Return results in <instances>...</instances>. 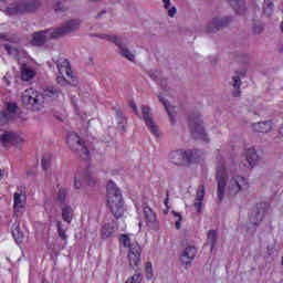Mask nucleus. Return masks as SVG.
<instances>
[{"label": "nucleus", "mask_w": 283, "mask_h": 283, "mask_svg": "<svg viewBox=\"0 0 283 283\" xmlns=\"http://www.w3.org/2000/svg\"><path fill=\"white\" fill-rule=\"evenodd\" d=\"M138 227H139V229H140V227H143V222H139Z\"/></svg>", "instance_id": "4d7b16f0"}, {"label": "nucleus", "mask_w": 283, "mask_h": 283, "mask_svg": "<svg viewBox=\"0 0 283 283\" xmlns=\"http://www.w3.org/2000/svg\"><path fill=\"white\" fill-rule=\"evenodd\" d=\"M247 161L249 163L250 167H255L260 163V156L255 148H248L245 153Z\"/></svg>", "instance_id": "4be33fe9"}, {"label": "nucleus", "mask_w": 283, "mask_h": 283, "mask_svg": "<svg viewBox=\"0 0 283 283\" xmlns=\"http://www.w3.org/2000/svg\"><path fill=\"white\" fill-rule=\"evenodd\" d=\"M254 32L260 34V32H262V27H254Z\"/></svg>", "instance_id": "864d4df0"}, {"label": "nucleus", "mask_w": 283, "mask_h": 283, "mask_svg": "<svg viewBox=\"0 0 283 283\" xmlns=\"http://www.w3.org/2000/svg\"><path fill=\"white\" fill-rule=\"evenodd\" d=\"M53 10L54 12H56V14H59L61 12H67V10H70V7H67V4H65L63 0H55L53 2Z\"/></svg>", "instance_id": "7c9ffc66"}, {"label": "nucleus", "mask_w": 283, "mask_h": 283, "mask_svg": "<svg viewBox=\"0 0 283 283\" xmlns=\"http://www.w3.org/2000/svg\"><path fill=\"white\" fill-rule=\"evenodd\" d=\"M202 157V153L200 150H174L169 154L168 158L172 165H177V167H189V165H193V163H198Z\"/></svg>", "instance_id": "39448f33"}, {"label": "nucleus", "mask_w": 283, "mask_h": 283, "mask_svg": "<svg viewBox=\"0 0 283 283\" xmlns=\"http://www.w3.org/2000/svg\"><path fill=\"white\" fill-rule=\"evenodd\" d=\"M107 205L115 218H123V213H125L123 193L113 181L107 185Z\"/></svg>", "instance_id": "20e7f679"}, {"label": "nucleus", "mask_w": 283, "mask_h": 283, "mask_svg": "<svg viewBox=\"0 0 283 283\" xmlns=\"http://www.w3.org/2000/svg\"><path fill=\"white\" fill-rule=\"evenodd\" d=\"M54 63L56 64L59 74H65L67 78L72 76V69L70 67V62L67 61V59H65V56H57L56 59H54Z\"/></svg>", "instance_id": "dca6fc26"}, {"label": "nucleus", "mask_w": 283, "mask_h": 283, "mask_svg": "<svg viewBox=\"0 0 283 283\" xmlns=\"http://www.w3.org/2000/svg\"><path fill=\"white\" fill-rule=\"evenodd\" d=\"M142 115L143 120L146 123L149 132H151L156 138H159L160 132L158 129V125H156V122H154V117H151V108H149V106H142Z\"/></svg>", "instance_id": "f8f14e48"}, {"label": "nucleus", "mask_w": 283, "mask_h": 283, "mask_svg": "<svg viewBox=\"0 0 283 283\" xmlns=\"http://www.w3.org/2000/svg\"><path fill=\"white\" fill-rule=\"evenodd\" d=\"M231 21H233V18L231 17H223V18L216 17L206 25V32H208V34H212L213 32H219V30L227 28V25H229Z\"/></svg>", "instance_id": "9d476101"}, {"label": "nucleus", "mask_w": 283, "mask_h": 283, "mask_svg": "<svg viewBox=\"0 0 283 283\" xmlns=\"http://www.w3.org/2000/svg\"><path fill=\"white\" fill-rule=\"evenodd\" d=\"M117 116V129L120 132H125V125H127V118H125V115L123 114V111L117 109L116 111Z\"/></svg>", "instance_id": "c756f323"}, {"label": "nucleus", "mask_w": 283, "mask_h": 283, "mask_svg": "<svg viewBox=\"0 0 283 283\" xmlns=\"http://www.w3.org/2000/svg\"><path fill=\"white\" fill-rule=\"evenodd\" d=\"M7 111L2 113L4 120H14L17 114H19V106L17 103H7Z\"/></svg>", "instance_id": "a211bd4d"}, {"label": "nucleus", "mask_w": 283, "mask_h": 283, "mask_svg": "<svg viewBox=\"0 0 283 283\" xmlns=\"http://www.w3.org/2000/svg\"><path fill=\"white\" fill-rule=\"evenodd\" d=\"M218 200H224V192L228 191L230 198H235L238 193L249 191V179L238 174V165L233 161H226L222 156L217 157Z\"/></svg>", "instance_id": "f257e3e1"}, {"label": "nucleus", "mask_w": 283, "mask_h": 283, "mask_svg": "<svg viewBox=\"0 0 283 283\" xmlns=\"http://www.w3.org/2000/svg\"><path fill=\"white\" fill-rule=\"evenodd\" d=\"M13 134H14V132L7 130L0 136V143L3 147H10V145H12Z\"/></svg>", "instance_id": "cd10ccee"}, {"label": "nucleus", "mask_w": 283, "mask_h": 283, "mask_svg": "<svg viewBox=\"0 0 283 283\" xmlns=\"http://www.w3.org/2000/svg\"><path fill=\"white\" fill-rule=\"evenodd\" d=\"M252 129L259 134H269L272 129L271 120L254 123L252 124Z\"/></svg>", "instance_id": "412c9836"}, {"label": "nucleus", "mask_w": 283, "mask_h": 283, "mask_svg": "<svg viewBox=\"0 0 283 283\" xmlns=\"http://www.w3.org/2000/svg\"><path fill=\"white\" fill-rule=\"evenodd\" d=\"M23 143H25V139H23V137H21L17 133H13V142L11 145H13V147H19L23 145Z\"/></svg>", "instance_id": "79ce46f5"}, {"label": "nucleus", "mask_w": 283, "mask_h": 283, "mask_svg": "<svg viewBox=\"0 0 283 283\" xmlns=\"http://www.w3.org/2000/svg\"><path fill=\"white\" fill-rule=\"evenodd\" d=\"M4 49L10 56H19V49L12 44H4Z\"/></svg>", "instance_id": "a19ab883"}, {"label": "nucleus", "mask_w": 283, "mask_h": 283, "mask_svg": "<svg viewBox=\"0 0 283 283\" xmlns=\"http://www.w3.org/2000/svg\"><path fill=\"white\" fill-rule=\"evenodd\" d=\"M203 200H205V185H200L199 188L197 189V195L193 203V207L197 213H200V211H202Z\"/></svg>", "instance_id": "6ab92c4d"}, {"label": "nucleus", "mask_w": 283, "mask_h": 283, "mask_svg": "<svg viewBox=\"0 0 283 283\" xmlns=\"http://www.w3.org/2000/svg\"><path fill=\"white\" fill-rule=\"evenodd\" d=\"M55 227L57 229V235L62 240V242H67V233L66 229L63 227V222L56 221Z\"/></svg>", "instance_id": "473e14b6"}, {"label": "nucleus", "mask_w": 283, "mask_h": 283, "mask_svg": "<svg viewBox=\"0 0 283 283\" xmlns=\"http://www.w3.org/2000/svg\"><path fill=\"white\" fill-rule=\"evenodd\" d=\"M189 129L197 140H203V143H209V138L207 137V133H205V125L202 124V119L200 116H190L189 117Z\"/></svg>", "instance_id": "0eeeda50"}, {"label": "nucleus", "mask_w": 283, "mask_h": 283, "mask_svg": "<svg viewBox=\"0 0 283 283\" xmlns=\"http://www.w3.org/2000/svg\"><path fill=\"white\" fill-rule=\"evenodd\" d=\"M90 1L96 2V1H101V0H90Z\"/></svg>", "instance_id": "bf43d9fd"}, {"label": "nucleus", "mask_w": 283, "mask_h": 283, "mask_svg": "<svg viewBox=\"0 0 283 283\" xmlns=\"http://www.w3.org/2000/svg\"><path fill=\"white\" fill-rule=\"evenodd\" d=\"M232 96L237 98V96H240V94H242V92L240 91V87L242 86V80H240V75H234L232 77Z\"/></svg>", "instance_id": "bb28decb"}, {"label": "nucleus", "mask_w": 283, "mask_h": 283, "mask_svg": "<svg viewBox=\"0 0 283 283\" xmlns=\"http://www.w3.org/2000/svg\"><path fill=\"white\" fill-rule=\"evenodd\" d=\"M36 76V71L32 66L23 65L21 71L22 81H32V77Z\"/></svg>", "instance_id": "b1692460"}, {"label": "nucleus", "mask_w": 283, "mask_h": 283, "mask_svg": "<svg viewBox=\"0 0 283 283\" xmlns=\"http://www.w3.org/2000/svg\"><path fill=\"white\" fill-rule=\"evenodd\" d=\"M12 237L17 244H21V242H23V238H25V234H23V231H21V227L19 226V223L13 224Z\"/></svg>", "instance_id": "393cba45"}, {"label": "nucleus", "mask_w": 283, "mask_h": 283, "mask_svg": "<svg viewBox=\"0 0 283 283\" xmlns=\"http://www.w3.org/2000/svg\"><path fill=\"white\" fill-rule=\"evenodd\" d=\"M129 107L135 112L136 116H138V106H136V103L134 101L129 102Z\"/></svg>", "instance_id": "09e8293b"}, {"label": "nucleus", "mask_w": 283, "mask_h": 283, "mask_svg": "<svg viewBox=\"0 0 283 283\" xmlns=\"http://www.w3.org/2000/svg\"><path fill=\"white\" fill-rule=\"evenodd\" d=\"M137 116H139V118H140V113H138V115Z\"/></svg>", "instance_id": "680f3d73"}, {"label": "nucleus", "mask_w": 283, "mask_h": 283, "mask_svg": "<svg viewBox=\"0 0 283 283\" xmlns=\"http://www.w3.org/2000/svg\"><path fill=\"white\" fill-rule=\"evenodd\" d=\"M86 180L87 185L93 187V185H96L98 182V178H96V175L94 172L87 171L85 176L81 174H76L74 177V187L75 189H81L83 187V181Z\"/></svg>", "instance_id": "ddd939ff"}, {"label": "nucleus", "mask_w": 283, "mask_h": 283, "mask_svg": "<svg viewBox=\"0 0 283 283\" xmlns=\"http://www.w3.org/2000/svg\"><path fill=\"white\" fill-rule=\"evenodd\" d=\"M230 3L240 14L247 10V8H244V0H230Z\"/></svg>", "instance_id": "c9c22d12"}, {"label": "nucleus", "mask_w": 283, "mask_h": 283, "mask_svg": "<svg viewBox=\"0 0 283 283\" xmlns=\"http://www.w3.org/2000/svg\"><path fill=\"white\" fill-rule=\"evenodd\" d=\"M143 274L140 272H136L130 279L126 281V283H142Z\"/></svg>", "instance_id": "37998d69"}, {"label": "nucleus", "mask_w": 283, "mask_h": 283, "mask_svg": "<svg viewBox=\"0 0 283 283\" xmlns=\"http://www.w3.org/2000/svg\"><path fill=\"white\" fill-rule=\"evenodd\" d=\"M65 200H67V190L60 189L55 197V202L59 205H65Z\"/></svg>", "instance_id": "e433bc0d"}, {"label": "nucleus", "mask_w": 283, "mask_h": 283, "mask_svg": "<svg viewBox=\"0 0 283 283\" xmlns=\"http://www.w3.org/2000/svg\"><path fill=\"white\" fill-rule=\"evenodd\" d=\"M263 12L266 17H271L273 13V2L271 0H264Z\"/></svg>", "instance_id": "ea45409f"}, {"label": "nucleus", "mask_w": 283, "mask_h": 283, "mask_svg": "<svg viewBox=\"0 0 283 283\" xmlns=\"http://www.w3.org/2000/svg\"><path fill=\"white\" fill-rule=\"evenodd\" d=\"M146 273H151V263H146Z\"/></svg>", "instance_id": "603ef678"}, {"label": "nucleus", "mask_w": 283, "mask_h": 283, "mask_svg": "<svg viewBox=\"0 0 283 283\" xmlns=\"http://www.w3.org/2000/svg\"><path fill=\"white\" fill-rule=\"evenodd\" d=\"M167 81L166 80H163L161 83H166Z\"/></svg>", "instance_id": "052dcab7"}, {"label": "nucleus", "mask_w": 283, "mask_h": 283, "mask_svg": "<svg viewBox=\"0 0 283 283\" xmlns=\"http://www.w3.org/2000/svg\"><path fill=\"white\" fill-rule=\"evenodd\" d=\"M51 163H50V156H44L42 158V168L44 169V171H48V169H50Z\"/></svg>", "instance_id": "a18cd8bd"}, {"label": "nucleus", "mask_w": 283, "mask_h": 283, "mask_svg": "<svg viewBox=\"0 0 283 283\" xmlns=\"http://www.w3.org/2000/svg\"><path fill=\"white\" fill-rule=\"evenodd\" d=\"M72 218H74V210L70 206L62 207V220L70 224L72 222Z\"/></svg>", "instance_id": "a878e982"}, {"label": "nucleus", "mask_w": 283, "mask_h": 283, "mask_svg": "<svg viewBox=\"0 0 283 283\" xmlns=\"http://www.w3.org/2000/svg\"><path fill=\"white\" fill-rule=\"evenodd\" d=\"M0 178H3V170L0 169Z\"/></svg>", "instance_id": "6e6d98bb"}, {"label": "nucleus", "mask_w": 283, "mask_h": 283, "mask_svg": "<svg viewBox=\"0 0 283 283\" xmlns=\"http://www.w3.org/2000/svg\"><path fill=\"white\" fill-rule=\"evenodd\" d=\"M119 242L124 245V247H129V249L132 248V241L129 240V237H127L126 234H122L119 237Z\"/></svg>", "instance_id": "c03bdc74"}, {"label": "nucleus", "mask_w": 283, "mask_h": 283, "mask_svg": "<svg viewBox=\"0 0 283 283\" xmlns=\"http://www.w3.org/2000/svg\"><path fill=\"white\" fill-rule=\"evenodd\" d=\"M271 209V203L269 202H260L256 205V210L250 217V224L252 227H258L262 220H264V216Z\"/></svg>", "instance_id": "9b49d317"}, {"label": "nucleus", "mask_w": 283, "mask_h": 283, "mask_svg": "<svg viewBox=\"0 0 283 283\" xmlns=\"http://www.w3.org/2000/svg\"><path fill=\"white\" fill-rule=\"evenodd\" d=\"M144 216L146 220V226L153 231H158V217H156V212H154V210L146 206L144 207Z\"/></svg>", "instance_id": "2eb2a0df"}, {"label": "nucleus", "mask_w": 283, "mask_h": 283, "mask_svg": "<svg viewBox=\"0 0 283 283\" xmlns=\"http://www.w3.org/2000/svg\"><path fill=\"white\" fill-rule=\"evenodd\" d=\"M247 74V70L241 71V76H244Z\"/></svg>", "instance_id": "5fc2aeb1"}, {"label": "nucleus", "mask_w": 283, "mask_h": 283, "mask_svg": "<svg viewBox=\"0 0 283 283\" xmlns=\"http://www.w3.org/2000/svg\"><path fill=\"white\" fill-rule=\"evenodd\" d=\"M164 8L169 10L171 8V0H163Z\"/></svg>", "instance_id": "3c124183"}, {"label": "nucleus", "mask_w": 283, "mask_h": 283, "mask_svg": "<svg viewBox=\"0 0 283 283\" xmlns=\"http://www.w3.org/2000/svg\"><path fill=\"white\" fill-rule=\"evenodd\" d=\"M45 98H59V88L54 86H49L43 90L42 93L34 91V88H28L22 93V103L25 107L33 109V112H40L43 109Z\"/></svg>", "instance_id": "f03ea898"}, {"label": "nucleus", "mask_w": 283, "mask_h": 283, "mask_svg": "<svg viewBox=\"0 0 283 283\" xmlns=\"http://www.w3.org/2000/svg\"><path fill=\"white\" fill-rule=\"evenodd\" d=\"M13 209L17 211V213H19V211L25 207V195L15 192L13 195Z\"/></svg>", "instance_id": "5701e85b"}, {"label": "nucleus", "mask_w": 283, "mask_h": 283, "mask_svg": "<svg viewBox=\"0 0 283 283\" xmlns=\"http://www.w3.org/2000/svg\"><path fill=\"white\" fill-rule=\"evenodd\" d=\"M43 7L40 0H18L10 3L6 9L9 17H19L20 14H31Z\"/></svg>", "instance_id": "7ed1b4c3"}, {"label": "nucleus", "mask_w": 283, "mask_h": 283, "mask_svg": "<svg viewBox=\"0 0 283 283\" xmlns=\"http://www.w3.org/2000/svg\"><path fill=\"white\" fill-rule=\"evenodd\" d=\"M172 214L175 216V218H178L175 223L176 229H180L181 228L180 222H182V216H180V213H178L176 211H172Z\"/></svg>", "instance_id": "49530a36"}, {"label": "nucleus", "mask_w": 283, "mask_h": 283, "mask_svg": "<svg viewBox=\"0 0 283 283\" xmlns=\"http://www.w3.org/2000/svg\"><path fill=\"white\" fill-rule=\"evenodd\" d=\"M176 12H177L176 7H171L170 9H168V17L174 19V17H176Z\"/></svg>", "instance_id": "de8ad7c7"}, {"label": "nucleus", "mask_w": 283, "mask_h": 283, "mask_svg": "<svg viewBox=\"0 0 283 283\" xmlns=\"http://www.w3.org/2000/svg\"><path fill=\"white\" fill-rule=\"evenodd\" d=\"M70 78L72 80V82H70V80H66L63 74H60L57 77H56V82L59 83V85H67V83L70 85H76V78L70 76Z\"/></svg>", "instance_id": "4c0bfd02"}, {"label": "nucleus", "mask_w": 283, "mask_h": 283, "mask_svg": "<svg viewBox=\"0 0 283 283\" xmlns=\"http://www.w3.org/2000/svg\"><path fill=\"white\" fill-rule=\"evenodd\" d=\"M116 232V228L112 224H105L101 230V235L103 240H107V238H112Z\"/></svg>", "instance_id": "c85d7f7f"}, {"label": "nucleus", "mask_w": 283, "mask_h": 283, "mask_svg": "<svg viewBox=\"0 0 283 283\" xmlns=\"http://www.w3.org/2000/svg\"><path fill=\"white\" fill-rule=\"evenodd\" d=\"M158 98H159L160 103H163L164 107L167 109L168 116L170 117L172 125H175L176 124V113L171 112L170 107L168 106L169 102H167V99H165L160 95H158Z\"/></svg>", "instance_id": "2f4dec72"}, {"label": "nucleus", "mask_w": 283, "mask_h": 283, "mask_svg": "<svg viewBox=\"0 0 283 283\" xmlns=\"http://www.w3.org/2000/svg\"><path fill=\"white\" fill-rule=\"evenodd\" d=\"M97 36L98 39H104L105 41H109V43H114L115 45H117L123 40V38L120 36L107 33L99 34Z\"/></svg>", "instance_id": "72a5a7b5"}, {"label": "nucleus", "mask_w": 283, "mask_h": 283, "mask_svg": "<svg viewBox=\"0 0 283 283\" xmlns=\"http://www.w3.org/2000/svg\"><path fill=\"white\" fill-rule=\"evenodd\" d=\"M149 76L153 81H158V72L157 71H150Z\"/></svg>", "instance_id": "8fccbe9b"}, {"label": "nucleus", "mask_w": 283, "mask_h": 283, "mask_svg": "<svg viewBox=\"0 0 283 283\" xmlns=\"http://www.w3.org/2000/svg\"><path fill=\"white\" fill-rule=\"evenodd\" d=\"M67 145L74 154L82 157L83 160H87L90 158V149L87 146L81 142V137L76 133H70L66 138Z\"/></svg>", "instance_id": "423d86ee"}, {"label": "nucleus", "mask_w": 283, "mask_h": 283, "mask_svg": "<svg viewBox=\"0 0 283 283\" xmlns=\"http://www.w3.org/2000/svg\"><path fill=\"white\" fill-rule=\"evenodd\" d=\"M208 242L211 245V251H213L216 244H218V232L216 230L208 231Z\"/></svg>", "instance_id": "f704fd0d"}, {"label": "nucleus", "mask_w": 283, "mask_h": 283, "mask_svg": "<svg viewBox=\"0 0 283 283\" xmlns=\"http://www.w3.org/2000/svg\"><path fill=\"white\" fill-rule=\"evenodd\" d=\"M0 3H6V0H0Z\"/></svg>", "instance_id": "13d9d810"}, {"label": "nucleus", "mask_w": 283, "mask_h": 283, "mask_svg": "<svg viewBox=\"0 0 283 283\" xmlns=\"http://www.w3.org/2000/svg\"><path fill=\"white\" fill-rule=\"evenodd\" d=\"M50 39H54V29L53 30L49 29V30L33 33L32 43L34 45L41 46V45H45V43H48Z\"/></svg>", "instance_id": "4468645a"}, {"label": "nucleus", "mask_w": 283, "mask_h": 283, "mask_svg": "<svg viewBox=\"0 0 283 283\" xmlns=\"http://www.w3.org/2000/svg\"><path fill=\"white\" fill-rule=\"evenodd\" d=\"M0 39H4V41H9V43H12V45H19V43H21V40L14 35H7L1 33Z\"/></svg>", "instance_id": "58836bf2"}, {"label": "nucleus", "mask_w": 283, "mask_h": 283, "mask_svg": "<svg viewBox=\"0 0 283 283\" xmlns=\"http://www.w3.org/2000/svg\"><path fill=\"white\" fill-rule=\"evenodd\" d=\"M120 56H124V59H127V61H130L134 63L136 61V54L132 52L128 48H126L125 43H123V40L117 44Z\"/></svg>", "instance_id": "aec40b11"}, {"label": "nucleus", "mask_w": 283, "mask_h": 283, "mask_svg": "<svg viewBox=\"0 0 283 283\" xmlns=\"http://www.w3.org/2000/svg\"><path fill=\"white\" fill-rule=\"evenodd\" d=\"M78 28H81V20H69L64 22L61 27L53 29L54 39H62V36H66V34H72V32H76Z\"/></svg>", "instance_id": "6e6552de"}, {"label": "nucleus", "mask_w": 283, "mask_h": 283, "mask_svg": "<svg viewBox=\"0 0 283 283\" xmlns=\"http://www.w3.org/2000/svg\"><path fill=\"white\" fill-rule=\"evenodd\" d=\"M165 205H167V200L165 201Z\"/></svg>", "instance_id": "e2e57ef3"}, {"label": "nucleus", "mask_w": 283, "mask_h": 283, "mask_svg": "<svg viewBox=\"0 0 283 283\" xmlns=\"http://www.w3.org/2000/svg\"><path fill=\"white\" fill-rule=\"evenodd\" d=\"M196 253H198V249L193 245H189L185 249L182 255L180 256V260L182 264L189 265L191 264V261L195 260Z\"/></svg>", "instance_id": "f3484780"}, {"label": "nucleus", "mask_w": 283, "mask_h": 283, "mask_svg": "<svg viewBox=\"0 0 283 283\" xmlns=\"http://www.w3.org/2000/svg\"><path fill=\"white\" fill-rule=\"evenodd\" d=\"M140 253H143V249L138 243H133L128 251V262L129 266L134 269V271H138L143 261L140 260Z\"/></svg>", "instance_id": "1a4fd4ad"}]
</instances>
